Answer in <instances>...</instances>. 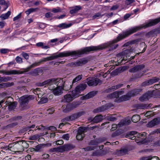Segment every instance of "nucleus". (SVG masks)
<instances>
[{
	"mask_svg": "<svg viewBox=\"0 0 160 160\" xmlns=\"http://www.w3.org/2000/svg\"><path fill=\"white\" fill-rule=\"evenodd\" d=\"M60 150V146L56 148H51L50 149L49 151L51 153L54 152H59V150Z\"/></svg>",
	"mask_w": 160,
	"mask_h": 160,
	"instance_id": "obj_46",
	"label": "nucleus"
},
{
	"mask_svg": "<svg viewBox=\"0 0 160 160\" xmlns=\"http://www.w3.org/2000/svg\"><path fill=\"white\" fill-rule=\"evenodd\" d=\"M75 146L71 144H67L60 146L59 152H62L64 151L70 150L75 148Z\"/></svg>",
	"mask_w": 160,
	"mask_h": 160,
	"instance_id": "obj_11",
	"label": "nucleus"
},
{
	"mask_svg": "<svg viewBox=\"0 0 160 160\" xmlns=\"http://www.w3.org/2000/svg\"><path fill=\"white\" fill-rule=\"evenodd\" d=\"M103 119V117L102 115H97L93 119V122L94 123H98L101 121Z\"/></svg>",
	"mask_w": 160,
	"mask_h": 160,
	"instance_id": "obj_27",
	"label": "nucleus"
},
{
	"mask_svg": "<svg viewBox=\"0 0 160 160\" xmlns=\"http://www.w3.org/2000/svg\"><path fill=\"white\" fill-rule=\"evenodd\" d=\"M43 73V70L42 69L38 68L32 70L30 72V74L33 76H36L42 75Z\"/></svg>",
	"mask_w": 160,
	"mask_h": 160,
	"instance_id": "obj_12",
	"label": "nucleus"
},
{
	"mask_svg": "<svg viewBox=\"0 0 160 160\" xmlns=\"http://www.w3.org/2000/svg\"><path fill=\"white\" fill-rule=\"evenodd\" d=\"M41 136V135H39V134H35L30 136L29 137V140L35 141L39 138Z\"/></svg>",
	"mask_w": 160,
	"mask_h": 160,
	"instance_id": "obj_35",
	"label": "nucleus"
},
{
	"mask_svg": "<svg viewBox=\"0 0 160 160\" xmlns=\"http://www.w3.org/2000/svg\"><path fill=\"white\" fill-rule=\"evenodd\" d=\"M8 49H2L0 50V52L2 53L5 54L6 53L8 52Z\"/></svg>",
	"mask_w": 160,
	"mask_h": 160,
	"instance_id": "obj_64",
	"label": "nucleus"
},
{
	"mask_svg": "<svg viewBox=\"0 0 160 160\" xmlns=\"http://www.w3.org/2000/svg\"><path fill=\"white\" fill-rule=\"evenodd\" d=\"M17 72H18L16 70H11L9 71L0 70V73L6 74L7 75L17 74L18 73Z\"/></svg>",
	"mask_w": 160,
	"mask_h": 160,
	"instance_id": "obj_23",
	"label": "nucleus"
},
{
	"mask_svg": "<svg viewBox=\"0 0 160 160\" xmlns=\"http://www.w3.org/2000/svg\"><path fill=\"white\" fill-rule=\"evenodd\" d=\"M19 142H20V144L22 145L23 148H28L29 147V144L27 143L24 140H22L21 141H19Z\"/></svg>",
	"mask_w": 160,
	"mask_h": 160,
	"instance_id": "obj_34",
	"label": "nucleus"
},
{
	"mask_svg": "<svg viewBox=\"0 0 160 160\" xmlns=\"http://www.w3.org/2000/svg\"><path fill=\"white\" fill-rule=\"evenodd\" d=\"M150 26V22L147 23L143 24L139 26L132 27L130 29L123 32L122 33L119 34L117 39L113 40L102 44L97 46H92L85 47L82 49V55L88 54L89 52L98 50H101L106 48H109V50L111 51L116 49L118 46V44H115L118 42L127 37L130 35L139 31L142 28H146Z\"/></svg>",
	"mask_w": 160,
	"mask_h": 160,
	"instance_id": "obj_1",
	"label": "nucleus"
},
{
	"mask_svg": "<svg viewBox=\"0 0 160 160\" xmlns=\"http://www.w3.org/2000/svg\"><path fill=\"white\" fill-rule=\"evenodd\" d=\"M62 138L66 140H68L69 138V135L68 134H66L63 135Z\"/></svg>",
	"mask_w": 160,
	"mask_h": 160,
	"instance_id": "obj_59",
	"label": "nucleus"
},
{
	"mask_svg": "<svg viewBox=\"0 0 160 160\" xmlns=\"http://www.w3.org/2000/svg\"><path fill=\"white\" fill-rule=\"evenodd\" d=\"M54 109L53 108H51L47 110L49 114H51L54 112Z\"/></svg>",
	"mask_w": 160,
	"mask_h": 160,
	"instance_id": "obj_63",
	"label": "nucleus"
},
{
	"mask_svg": "<svg viewBox=\"0 0 160 160\" xmlns=\"http://www.w3.org/2000/svg\"><path fill=\"white\" fill-rule=\"evenodd\" d=\"M117 89L116 87V86H114L111 87V88H108L107 90V92H109L114 91Z\"/></svg>",
	"mask_w": 160,
	"mask_h": 160,
	"instance_id": "obj_52",
	"label": "nucleus"
},
{
	"mask_svg": "<svg viewBox=\"0 0 160 160\" xmlns=\"http://www.w3.org/2000/svg\"><path fill=\"white\" fill-rule=\"evenodd\" d=\"M112 128L111 129V130L112 131H114L118 127V125L116 124H113L112 125Z\"/></svg>",
	"mask_w": 160,
	"mask_h": 160,
	"instance_id": "obj_62",
	"label": "nucleus"
},
{
	"mask_svg": "<svg viewBox=\"0 0 160 160\" xmlns=\"http://www.w3.org/2000/svg\"><path fill=\"white\" fill-rule=\"evenodd\" d=\"M16 143L17 142H14L9 144L8 146V148L9 149L13 148L14 150V146L16 144Z\"/></svg>",
	"mask_w": 160,
	"mask_h": 160,
	"instance_id": "obj_58",
	"label": "nucleus"
},
{
	"mask_svg": "<svg viewBox=\"0 0 160 160\" xmlns=\"http://www.w3.org/2000/svg\"><path fill=\"white\" fill-rule=\"evenodd\" d=\"M135 2L134 0H126L125 1V4L127 5H128Z\"/></svg>",
	"mask_w": 160,
	"mask_h": 160,
	"instance_id": "obj_57",
	"label": "nucleus"
},
{
	"mask_svg": "<svg viewBox=\"0 0 160 160\" xmlns=\"http://www.w3.org/2000/svg\"><path fill=\"white\" fill-rule=\"evenodd\" d=\"M62 89L64 90L68 91L72 87V85L70 82L66 81L64 82L62 85Z\"/></svg>",
	"mask_w": 160,
	"mask_h": 160,
	"instance_id": "obj_18",
	"label": "nucleus"
},
{
	"mask_svg": "<svg viewBox=\"0 0 160 160\" xmlns=\"http://www.w3.org/2000/svg\"><path fill=\"white\" fill-rule=\"evenodd\" d=\"M102 142L101 139H98L91 140L88 143L89 145H96Z\"/></svg>",
	"mask_w": 160,
	"mask_h": 160,
	"instance_id": "obj_28",
	"label": "nucleus"
},
{
	"mask_svg": "<svg viewBox=\"0 0 160 160\" xmlns=\"http://www.w3.org/2000/svg\"><path fill=\"white\" fill-rule=\"evenodd\" d=\"M137 133V132L135 131H131L128 132L126 135V138L130 139L132 140L136 139V134Z\"/></svg>",
	"mask_w": 160,
	"mask_h": 160,
	"instance_id": "obj_17",
	"label": "nucleus"
},
{
	"mask_svg": "<svg viewBox=\"0 0 160 160\" xmlns=\"http://www.w3.org/2000/svg\"><path fill=\"white\" fill-rule=\"evenodd\" d=\"M22 56L25 59H28L29 58V55L27 53L22 52L21 54Z\"/></svg>",
	"mask_w": 160,
	"mask_h": 160,
	"instance_id": "obj_51",
	"label": "nucleus"
},
{
	"mask_svg": "<svg viewBox=\"0 0 160 160\" xmlns=\"http://www.w3.org/2000/svg\"><path fill=\"white\" fill-rule=\"evenodd\" d=\"M4 84L5 85V88L10 87L11 86L13 85H14V83L13 82H8L4 83Z\"/></svg>",
	"mask_w": 160,
	"mask_h": 160,
	"instance_id": "obj_54",
	"label": "nucleus"
},
{
	"mask_svg": "<svg viewBox=\"0 0 160 160\" xmlns=\"http://www.w3.org/2000/svg\"><path fill=\"white\" fill-rule=\"evenodd\" d=\"M21 16V13H20L16 17H14L13 18V20L14 21H16L18 20L19 19Z\"/></svg>",
	"mask_w": 160,
	"mask_h": 160,
	"instance_id": "obj_60",
	"label": "nucleus"
},
{
	"mask_svg": "<svg viewBox=\"0 0 160 160\" xmlns=\"http://www.w3.org/2000/svg\"><path fill=\"white\" fill-rule=\"evenodd\" d=\"M81 99L82 100L87 99L88 98H90L88 93L81 97Z\"/></svg>",
	"mask_w": 160,
	"mask_h": 160,
	"instance_id": "obj_61",
	"label": "nucleus"
},
{
	"mask_svg": "<svg viewBox=\"0 0 160 160\" xmlns=\"http://www.w3.org/2000/svg\"><path fill=\"white\" fill-rule=\"evenodd\" d=\"M7 104H8V108L10 110H12L15 109L17 105V103L15 102L13 103L11 102L8 103H7Z\"/></svg>",
	"mask_w": 160,
	"mask_h": 160,
	"instance_id": "obj_31",
	"label": "nucleus"
},
{
	"mask_svg": "<svg viewBox=\"0 0 160 160\" xmlns=\"http://www.w3.org/2000/svg\"><path fill=\"white\" fill-rule=\"evenodd\" d=\"M160 95V91H158L157 90V92H155V94L153 95L151 93V97L155 98Z\"/></svg>",
	"mask_w": 160,
	"mask_h": 160,
	"instance_id": "obj_50",
	"label": "nucleus"
},
{
	"mask_svg": "<svg viewBox=\"0 0 160 160\" xmlns=\"http://www.w3.org/2000/svg\"><path fill=\"white\" fill-rule=\"evenodd\" d=\"M136 137H137V138L136 139H135L136 141H137V142H144V141L146 139L147 137L146 133L145 132H143L142 134H140L139 133H138L136 134Z\"/></svg>",
	"mask_w": 160,
	"mask_h": 160,
	"instance_id": "obj_10",
	"label": "nucleus"
},
{
	"mask_svg": "<svg viewBox=\"0 0 160 160\" xmlns=\"http://www.w3.org/2000/svg\"><path fill=\"white\" fill-rule=\"evenodd\" d=\"M0 5H4L6 6V8L4 9V10H5L8 7V5L5 0H0Z\"/></svg>",
	"mask_w": 160,
	"mask_h": 160,
	"instance_id": "obj_45",
	"label": "nucleus"
},
{
	"mask_svg": "<svg viewBox=\"0 0 160 160\" xmlns=\"http://www.w3.org/2000/svg\"><path fill=\"white\" fill-rule=\"evenodd\" d=\"M75 98L73 97L72 94L71 95L70 94H67L64 96L63 98L62 99V101L64 102H70Z\"/></svg>",
	"mask_w": 160,
	"mask_h": 160,
	"instance_id": "obj_16",
	"label": "nucleus"
},
{
	"mask_svg": "<svg viewBox=\"0 0 160 160\" xmlns=\"http://www.w3.org/2000/svg\"><path fill=\"white\" fill-rule=\"evenodd\" d=\"M88 62V60L86 59L81 60L78 62H75L72 63V65L74 66H79L82 64H84Z\"/></svg>",
	"mask_w": 160,
	"mask_h": 160,
	"instance_id": "obj_25",
	"label": "nucleus"
},
{
	"mask_svg": "<svg viewBox=\"0 0 160 160\" xmlns=\"http://www.w3.org/2000/svg\"><path fill=\"white\" fill-rule=\"evenodd\" d=\"M48 101V98H47L43 97L41 99L40 103L41 104H43L47 102Z\"/></svg>",
	"mask_w": 160,
	"mask_h": 160,
	"instance_id": "obj_48",
	"label": "nucleus"
},
{
	"mask_svg": "<svg viewBox=\"0 0 160 160\" xmlns=\"http://www.w3.org/2000/svg\"><path fill=\"white\" fill-rule=\"evenodd\" d=\"M140 119V117L139 115H133L132 118V121L134 122H137Z\"/></svg>",
	"mask_w": 160,
	"mask_h": 160,
	"instance_id": "obj_38",
	"label": "nucleus"
},
{
	"mask_svg": "<svg viewBox=\"0 0 160 160\" xmlns=\"http://www.w3.org/2000/svg\"><path fill=\"white\" fill-rule=\"evenodd\" d=\"M108 97L111 98H118L119 96L118 95V93L117 91H116L110 94Z\"/></svg>",
	"mask_w": 160,
	"mask_h": 160,
	"instance_id": "obj_39",
	"label": "nucleus"
},
{
	"mask_svg": "<svg viewBox=\"0 0 160 160\" xmlns=\"http://www.w3.org/2000/svg\"><path fill=\"white\" fill-rule=\"evenodd\" d=\"M128 152L126 149H122L118 150L117 152V154L118 156H122L126 154Z\"/></svg>",
	"mask_w": 160,
	"mask_h": 160,
	"instance_id": "obj_32",
	"label": "nucleus"
},
{
	"mask_svg": "<svg viewBox=\"0 0 160 160\" xmlns=\"http://www.w3.org/2000/svg\"><path fill=\"white\" fill-rule=\"evenodd\" d=\"M62 90V87L60 86H58L52 89V93L56 96L61 95L63 93Z\"/></svg>",
	"mask_w": 160,
	"mask_h": 160,
	"instance_id": "obj_14",
	"label": "nucleus"
},
{
	"mask_svg": "<svg viewBox=\"0 0 160 160\" xmlns=\"http://www.w3.org/2000/svg\"><path fill=\"white\" fill-rule=\"evenodd\" d=\"M58 79L52 78L42 82H37L36 84L37 86L38 87L43 86L46 85H51L55 83V82L57 81Z\"/></svg>",
	"mask_w": 160,
	"mask_h": 160,
	"instance_id": "obj_7",
	"label": "nucleus"
},
{
	"mask_svg": "<svg viewBox=\"0 0 160 160\" xmlns=\"http://www.w3.org/2000/svg\"><path fill=\"white\" fill-rule=\"evenodd\" d=\"M110 107V106L107 104L102 106L94 110L93 112L95 113L99 112H103L104 111L108 109Z\"/></svg>",
	"mask_w": 160,
	"mask_h": 160,
	"instance_id": "obj_15",
	"label": "nucleus"
},
{
	"mask_svg": "<svg viewBox=\"0 0 160 160\" xmlns=\"http://www.w3.org/2000/svg\"><path fill=\"white\" fill-rule=\"evenodd\" d=\"M11 12L8 11L7 13L2 14L0 16V18H1L2 20L6 19L8 18Z\"/></svg>",
	"mask_w": 160,
	"mask_h": 160,
	"instance_id": "obj_33",
	"label": "nucleus"
},
{
	"mask_svg": "<svg viewBox=\"0 0 160 160\" xmlns=\"http://www.w3.org/2000/svg\"><path fill=\"white\" fill-rule=\"evenodd\" d=\"M160 22V17L159 18L151 20V26L155 25Z\"/></svg>",
	"mask_w": 160,
	"mask_h": 160,
	"instance_id": "obj_40",
	"label": "nucleus"
},
{
	"mask_svg": "<svg viewBox=\"0 0 160 160\" xmlns=\"http://www.w3.org/2000/svg\"><path fill=\"white\" fill-rule=\"evenodd\" d=\"M142 90L141 89L133 90L128 92V95L131 97L135 96L138 94L139 92H141Z\"/></svg>",
	"mask_w": 160,
	"mask_h": 160,
	"instance_id": "obj_20",
	"label": "nucleus"
},
{
	"mask_svg": "<svg viewBox=\"0 0 160 160\" xmlns=\"http://www.w3.org/2000/svg\"><path fill=\"white\" fill-rule=\"evenodd\" d=\"M131 122V121L130 120H123L120 121L118 124V127H122L124 125H128Z\"/></svg>",
	"mask_w": 160,
	"mask_h": 160,
	"instance_id": "obj_24",
	"label": "nucleus"
},
{
	"mask_svg": "<svg viewBox=\"0 0 160 160\" xmlns=\"http://www.w3.org/2000/svg\"><path fill=\"white\" fill-rule=\"evenodd\" d=\"M150 96V92L148 91V92L145 93L139 98V100L141 102H143L148 100Z\"/></svg>",
	"mask_w": 160,
	"mask_h": 160,
	"instance_id": "obj_22",
	"label": "nucleus"
},
{
	"mask_svg": "<svg viewBox=\"0 0 160 160\" xmlns=\"http://www.w3.org/2000/svg\"><path fill=\"white\" fill-rule=\"evenodd\" d=\"M82 75H80L78 76L77 77H76L73 80H72V84H73L74 83L77 82L79 80H80L81 79H82Z\"/></svg>",
	"mask_w": 160,
	"mask_h": 160,
	"instance_id": "obj_41",
	"label": "nucleus"
},
{
	"mask_svg": "<svg viewBox=\"0 0 160 160\" xmlns=\"http://www.w3.org/2000/svg\"><path fill=\"white\" fill-rule=\"evenodd\" d=\"M143 74V73L141 72H138L135 74H132V77L130 79V81H134L136 79L141 77Z\"/></svg>",
	"mask_w": 160,
	"mask_h": 160,
	"instance_id": "obj_21",
	"label": "nucleus"
},
{
	"mask_svg": "<svg viewBox=\"0 0 160 160\" xmlns=\"http://www.w3.org/2000/svg\"><path fill=\"white\" fill-rule=\"evenodd\" d=\"M42 145L41 144H38L36 146L35 148V151L39 152L42 148Z\"/></svg>",
	"mask_w": 160,
	"mask_h": 160,
	"instance_id": "obj_53",
	"label": "nucleus"
},
{
	"mask_svg": "<svg viewBox=\"0 0 160 160\" xmlns=\"http://www.w3.org/2000/svg\"><path fill=\"white\" fill-rule=\"evenodd\" d=\"M82 8L80 6H76L72 8V9L70 11V13L71 14L77 12L78 11L81 10Z\"/></svg>",
	"mask_w": 160,
	"mask_h": 160,
	"instance_id": "obj_26",
	"label": "nucleus"
},
{
	"mask_svg": "<svg viewBox=\"0 0 160 160\" xmlns=\"http://www.w3.org/2000/svg\"><path fill=\"white\" fill-rule=\"evenodd\" d=\"M160 80L159 78L155 77L152 78L151 79V84H153L159 81Z\"/></svg>",
	"mask_w": 160,
	"mask_h": 160,
	"instance_id": "obj_44",
	"label": "nucleus"
},
{
	"mask_svg": "<svg viewBox=\"0 0 160 160\" xmlns=\"http://www.w3.org/2000/svg\"><path fill=\"white\" fill-rule=\"evenodd\" d=\"M82 49L76 51L64 52H60L57 55H55V54H53L51 56L45 58V60L43 61L52 60L59 57H67L70 56L80 57L82 55Z\"/></svg>",
	"mask_w": 160,
	"mask_h": 160,
	"instance_id": "obj_2",
	"label": "nucleus"
},
{
	"mask_svg": "<svg viewBox=\"0 0 160 160\" xmlns=\"http://www.w3.org/2000/svg\"><path fill=\"white\" fill-rule=\"evenodd\" d=\"M87 128L85 127H79L76 138L78 140H82L85 137L84 133L86 131Z\"/></svg>",
	"mask_w": 160,
	"mask_h": 160,
	"instance_id": "obj_8",
	"label": "nucleus"
},
{
	"mask_svg": "<svg viewBox=\"0 0 160 160\" xmlns=\"http://www.w3.org/2000/svg\"><path fill=\"white\" fill-rule=\"evenodd\" d=\"M145 68L144 65L142 64L137 65L129 70V72H131L134 73L141 70Z\"/></svg>",
	"mask_w": 160,
	"mask_h": 160,
	"instance_id": "obj_13",
	"label": "nucleus"
},
{
	"mask_svg": "<svg viewBox=\"0 0 160 160\" xmlns=\"http://www.w3.org/2000/svg\"><path fill=\"white\" fill-rule=\"evenodd\" d=\"M96 147L95 146H88L85 148H83V149L85 151H88L94 150L96 148Z\"/></svg>",
	"mask_w": 160,
	"mask_h": 160,
	"instance_id": "obj_43",
	"label": "nucleus"
},
{
	"mask_svg": "<svg viewBox=\"0 0 160 160\" xmlns=\"http://www.w3.org/2000/svg\"><path fill=\"white\" fill-rule=\"evenodd\" d=\"M87 84L90 86H96L98 84H101L102 81L98 78H89L87 79Z\"/></svg>",
	"mask_w": 160,
	"mask_h": 160,
	"instance_id": "obj_6",
	"label": "nucleus"
},
{
	"mask_svg": "<svg viewBox=\"0 0 160 160\" xmlns=\"http://www.w3.org/2000/svg\"><path fill=\"white\" fill-rule=\"evenodd\" d=\"M17 62L21 63L22 62V58L19 56H17L15 58Z\"/></svg>",
	"mask_w": 160,
	"mask_h": 160,
	"instance_id": "obj_55",
	"label": "nucleus"
},
{
	"mask_svg": "<svg viewBox=\"0 0 160 160\" xmlns=\"http://www.w3.org/2000/svg\"><path fill=\"white\" fill-rule=\"evenodd\" d=\"M39 10L38 8H31L28 9L26 11H25L27 15H28L31 13L36 11L37 10Z\"/></svg>",
	"mask_w": 160,
	"mask_h": 160,
	"instance_id": "obj_37",
	"label": "nucleus"
},
{
	"mask_svg": "<svg viewBox=\"0 0 160 160\" xmlns=\"http://www.w3.org/2000/svg\"><path fill=\"white\" fill-rule=\"evenodd\" d=\"M11 79V78L8 76L0 77V83L2 82H6Z\"/></svg>",
	"mask_w": 160,
	"mask_h": 160,
	"instance_id": "obj_36",
	"label": "nucleus"
},
{
	"mask_svg": "<svg viewBox=\"0 0 160 160\" xmlns=\"http://www.w3.org/2000/svg\"><path fill=\"white\" fill-rule=\"evenodd\" d=\"M107 118L108 120L111 121H114L117 120V118L112 115L107 116Z\"/></svg>",
	"mask_w": 160,
	"mask_h": 160,
	"instance_id": "obj_47",
	"label": "nucleus"
},
{
	"mask_svg": "<svg viewBox=\"0 0 160 160\" xmlns=\"http://www.w3.org/2000/svg\"><path fill=\"white\" fill-rule=\"evenodd\" d=\"M130 97H130V96L128 95V92L127 95L123 96L122 97L120 98L121 101H124L128 100Z\"/></svg>",
	"mask_w": 160,
	"mask_h": 160,
	"instance_id": "obj_42",
	"label": "nucleus"
},
{
	"mask_svg": "<svg viewBox=\"0 0 160 160\" xmlns=\"http://www.w3.org/2000/svg\"><path fill=\"white\" fill-rule=\"evenodd\" d=\"M159 118H155L151 121V127H153L160 123V121L159 120Z\"/></svg>",
	"mask_w": 160,
	"mask_h": 160,
	"instance_id": "obj_29",
	"label": "nucleus"
},
{
	"mask_svg": "<svg viewBox=\"0 0 160 160\" xmlns=\"http://www.w3.org/2000/svg\"><path fill=\"white\" fill-rule=\"evenodd\" d=\"M43 61V60H42L40 61L35 62L34 63H33L31 65L27 67L26 68L23 69V70L22 71H20L17 70V71L18 72L17 73H18L17 74H22L28 72L31 68H33L36 66L39 65Z\"/></svg>",
	"mask_w": 160,
	"mask_h": 160,
	"instance_id": "obj_9",
	"label": "nucleus"
},
{
	"mask_svg": "<svg viewBox=\"0 0 160 160\" xmlns=\"http://www.w3.org/2000/svg\"><path fill=\"white\" fill-rule=\"evenodd\" d=\"M85 113V112L84 111H80L66 117L64 120L66 121H74L83 115Z\"/></svg>",
	"mask_w": 160,
	"mask_h": 160,
	"instance_id": "obj_5",
	"label": "nucleus"
},
{
	"mask_svg": "<svg viewBox=\"0 0 160 160\" xmlns=\"http://www.w3.org/2000/svg\"><path fill=\"white\" fill-rule=\"evenodd\" d=\"M72 25V23L67 24L66 23H62L57 25V27L61 28L62 29L68 28Z\"/></svg>",
	"mask_w": 160,
	"mask_h": 160,
	"instance_id": "obj_30",
	"label": "nucleus"
},
{
	"mask_svg": "<svg viewBox=\"0 0 160 160\" xmlns=\"http://www.w3.org/2000/svg\"><path fill=\"white\" fill-rule=\"evenodd\" d=\"M52 11L54 13H57L61 11V9L59 7L57 8H53L52 10Z\"/></svg>",
	"mask_w": 160,
	"mask_h": 160,
	"instance_id": "obj_49",
	"label": "nucleus"
},
{
	"mask_svg": "<svg viewBox=\"0 0 160 160\" xmlns=\"http://www.w3.org/2000/svg\"><path fill=\"white\" fill-rule=\"evenodd\" d=\"M87 87V85L85 84H80L77 85L72 92L73 97L75 98L79 97L81 92L83 91Z\"/></svg>",
	"mask_w": 160,
	"mask_h": 160,
	"instance_id": "obj_3",
	"label": "nucleus"
},
{
	"mask_svg": "<svg viewBox=\"0 0 160 160\" xmlns=\"http://www.w3.org/2000/svg\"><path fill=\"white\" fill-rule=\"evenodd\" d=\"M31 99L32 96H24L19 98L20 107L22 109H25L27 108V105L29 101Z\"/></svg>",
	"mask_w": 160,
	"mask_h": 160,
	"instance_id": "obj_4",
	"label": "nucleus"
},
{
	"mask_svg": "<svg viewBox=\"0 0 160 160\" xmlns=\"http://www.w3.org/2000/svg\"><path fill=\"white\" fill-rule=\"evenodd\" d=\"M97 93V92L93 91L89 92L88 93L89 94V96L90 98H91L94 97L96 94Z\"/></svg>",
	"mask_w": 160,
	"mask_h": 160,
	"instance_id": "obj_56",
	"label": "nucleus"
},
{
	"mask_svg": "<svg viewBox=\"0 0 160 160\" xmlns=\"http://www.w3.org/2000/svg\"><path fill=\"white\" fill-rule=\"evenodd\" d=\"M17 142L16 144L14 146V150L16 152H21L24 150V149L23 148L22 145L20 144V142L19 141L16 142Z\"/></svg>",
	"mask_w": 160,
	"mask_h": 160,
	"instance_id": "obj_19",
	"label": "nucleus"
}]
</instances>
